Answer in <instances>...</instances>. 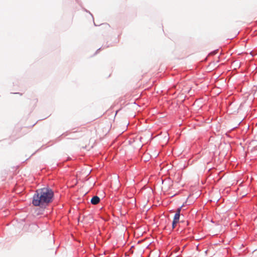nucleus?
<instances>
[{
    "label": "nucleus",
    "mask_w": 257,
    "mask_h": 257,
    "mask_svg": "<svg viewBox=\"0 0 257 257\" xmlns=\"http://www.w3.org/2000/svg\"><path fill=\"white\" fill-rule=\"evenodd\" d=\"M181 209V207L179 208L174 217V219L172 222V228L174 229L175 228L176 225L177 223H179L180 227H184L185 226H187L188 225V221L185 220H181L179 221L180 217V211Z\"/></svg>",
    "instance_id": "nucleus-2"
},
{
    "label": "nucleus",
    "mask_w": 257,
    "mask_h": 257,
    "mask_svg": "<svg viewBox=\"0 0 257 257\" xmlns=\"http://www.w3.org/2000/svg\"><path fill=\"white\" fill-rule=\"evenodd\" d=\"M100 49V48H99V49H97V52L98 51H99Z\"/></svg>",
    "instance_id": "nucleus-11"
},
{
    "label": "nucleus",
    "mask_w": 257,
    "mask_h": 257,
    "mask_svg": "<svg viewBox=\"0 0 257 257\" xmlns=\"http://www.w3.org/2000/svg\"><path fill=\"white\" fill-rule=\"evenodd\" d=\"M89 14H90V15L91 16H92V14L91 13H90V12H89Z\"/></svg>",
    "instance_id": "nucleus-8"
},
{
    "label": "nucleus",
    "mask_w": 257,
    "mask_h": 257,
    "mask_svg": "<svg viewBox=\"0 0 257 257\" xmlns=\"http://www.w3.org/2000/svg\"><path fill=\"white\" fill-rule=\"evenodd\" d=\"M89 14H90V15L91 16H92V14L91 13H90V12H89Z\"/></svg>",
    "instance_id": "nucleus-7"
},
{
    "label": "nucleus",
    "mask_w": 257,
    "mask_h": 257,
    "mask_svg": "<svg viewBox=\"0 0 257 257\" xmlns=\"http://www.w3.org/2000/svg\"><path fill=\"white\" fill-rule=\"evenodd\" d=\"M251 51L249 52V54L251 55Z\"/></svg>",
    "instance_id": "nucleus-14"
},
{
    "label": "nucleus",
    "mask_w": 257,
    "mask_h": 257,
    "mask_svg": "<svg viewBox=\"0 0 257 257\" xmlns=\"http://www.w3.org/2000/svg\"><path fill=\"white\" fill-rule=\"evenodd\" d=\"M100 198L97 196H93L91 199V203L92 204L95 205L100 202Z\"/></svg>",
    "instance_id": "nucleus-3"
},
{
    "label": "nucleus",
    "mask_w": 257,
    "mask_h": 257,
    "mask_svg": "<svg viewBox=\"0 0 257 257\" xmlns=\"http://www.w3.org/2000/svg\"><path fill=\"white\" fill-rule=\"evenodd\" d=\"M244 53H245V54H248V53H247V52H245Z\"/></svg>",
    "instance_id": "nucleus-12"
},
{
    "label": "nucleus",
    "mask_w": 257,
    "mask_h": 257,
    "mask_svg": "<svg viewBox=\"0 0 257 257\" xmlns=\"http://www.w3.org/2000/svg\"><path fill=\"white\" fill-rule=\"evenodd\" d=\"M241 65V62L239 63V66Z\"/></svg>",
    "instance_id": "nucleus-13"
},
{
    "label": "nucleus",
    "mask_w": 257,
    "mask_h": 257,
    "mask_svg": "<svg viewBox=\"0 0 257 257\" xmlns=\"http://www.w3.org/2000/svg\"><path fill=\"white\" fill-rule=\"evenodd\" d=\"M89 14H90V15L91 16H92V14L91 13H90V12H89Z\"/></svg>",
    "instance_id": "nucleus-9"
},
{
    "label": "nucleus",
    "mask_w": 257,
    "mask_h": 257,
    "mask_svg": "<svg viewBox=\"0 0 257 257\" xmlns=\"http://www.w3.org/2000/svg\"><path fill=\"white\" fill-rule=\"evenodd\" d=\"M248 39H246L245 41H244L243 42H246L247 41Z\"/></svg>",
    "instance_id": "nucleus-10"
},
{
    "label": "nucleus",
    "mask_w": 257,
    "mask_h": 257,
    "mask_svg": "<svg viewBox=\"0 0 257 257\" xmlns=\"http://www.w3.org/2000/svg\"><path fill=\"white\" fill-rule=\"evenodd\" d=\"M89 14H90V15L91 16H92V14L91 13H90V12H89Z\"/></svg>",
    "instance_id": "nucleus-6"
},
{
    "label": "nucleus",
    "mask_w": 257,
    "mask_h": 257,
    "mask_svg": "<svg viewBox=\"0 0 257 257\" xmlns=\"http://www.w3.org/2000/svg\"><path fill=\"white\" fill-rule=\"evenodd\" d=\"M244 80H243V81H247L248 80V76H247V75H245L244 76Z\"/></svg>",
    "instance_id": "nucleus-5"
},
{
    "label": "nucleus",
    "mask_w": 257,
    "mask_h": 257,
    "mask_svg": "<svg viewBox=\"0 0 257 257\" xmlns=\"http://www.w3.org/2000/svg\"><path fill=\"white\" fill-rule=\"evenodd\" d=\"M54 196V192L50 188L37 189L33 195L32 204L35 206L45 207L53 201Z\"/></svg>",
    "instance_id": "nucleus-1"
},
{
    "label": "nucleus",
    "mask_w": 257,
    "mask_h": 257,
    "mask_svg": "<svg viewBox=\"0 0 257 257\" xmlns=\"http://www.w3.org/2000/svg\"><path fill=\"white\" fill-rule=\"evenodd\" d=\"M244 97L246 99V100H247L250 94L248 93H245L243 94Z\"/></svg>",
    "instance_id": "nucleus-4"
}]
</instances>
